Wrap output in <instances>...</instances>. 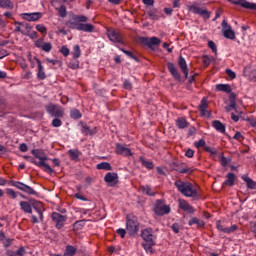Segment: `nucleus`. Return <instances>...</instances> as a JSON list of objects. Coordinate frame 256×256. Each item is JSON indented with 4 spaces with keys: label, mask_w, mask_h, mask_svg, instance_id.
<instances>
[{
    "label": "nucleus",
    "mask_w": 256,
    "mask_h": 256,
    "mask_svg": "<svg viewBox=\"0 0 256 256\" xmlns=\"http://www.w3.org/2000/svg\"><path fill=\"white\" fill-rule=\"evenodd\" d=\"M243 181L247 184L248 189H256V182L253 181L249 176L244 175L242 176Z\"/></svg>",
    "instance_id": "28"
},
{
    "label": "nucleus",
    "mask_w": 256,
    "mask_h": 256,
    "mask_svg": "<svg viewBox=\"0 0 256 256\" xmlns=\"http://www.w3.org/2000/svg\"><path fill=\"white\" fill-rule=\"evenodd\" d=\"M70 117L71 119H81L82 115L81 112L77 109H72L70 111Z\"/></svg>",
    "instance_id": "46"
},
{
    "label": "nucleus",
    "mask_w": 256,
    "mask_h": 256,
    "mask_svg": "<svg viewBox=\"0 0 256 256\" xmlns=\"http://www.w3.org/2000/svg\"><path fill=\"white\" fill-rule=\"evenodd\" d=\"M25 247L21 246L16 252H14V254H16L17 256H23L25 255Z\"/></svg>",
    "instance_id": "61"
},
{
    "label": "nucleus",
    "mask_w": 256,
    "mask_h": 256,
    "mask_svg": "<svg viewBox=\"0 0 256 256\" xmlns=\"http://www.w3.org/2000/svg\"><path fill=\"white\" fill-rule=\"evenodd\" d=\"M148 17L153 21H159V16L157 15V9H152L148 12Z\"/></svg>",
    "instance_id": "48"
},
{
    "label": "nucleus",
    "mask_w": 256,
    "mask_h": 256,
    "mask_svg": "<svg viewBox=\"0 0 256 256\" xmlns=\"http://www.w3.org/2000/svg\"><path fill=\"white\" fill-rule=\"evenodd\" d=\"M120 51H122V53H124L125 55L130 57V59H133L134 61H139V58L137 56H134L133 52H131L129 50H125L123 48H120Z\"/></svg>",
    "instance_id": "50"
},
{
    "label": "nucleus",
    "mask_w": 256,
    "mask_h": 256,
    "mask_svg": "<svg viewBox=\"0 0 256 256\" xmlns=\"http://www.w3.org/2000/svg\"><path fill=\"white\" fill-rule=\"evenodd\" d=\"M212 127H214V129L220 133H225V124L221 123L219 120H214L212 122Z\"/></svg>",
    "instance_id": "27"
},
{
    "label": "nucleus",
    "mask_w": 256,
    "mask_h": 256,
    "mask_svg": "<svg viewBox=\"0 0 256 256\" xmlns=\"http://www.w3.org/2000/svg\"><path fill=\"white\" fill-rule=\"evenodd\" d=\"M0 7L3 9H13V2L11 0H0Z\"/></svg>",
    "instance_id": "42"
},
{
    "label": "nucleus",
    "mask_w": 256,
    "mask_h": 256,
    "mask_svg": "<svg viewBox=\"0 0 256 256\" xmlns=\"http://www.w3.org/2000/svg\"><path fill=\"white\" fill-rule=\"evenodd\" d=\"M141 237L144 241H146V243H151V245H155V239H157V237L153 235V229L146 228L142 230Z\"/></svg>",
    "instance_id": "10"
},
{
    "label": "nucleus",
    "mask_w": 256,
    "mask_h": 256,
    "mask_svg": "<svg viewBox=\"0 0 256 256\" xmlns=\"http://www.w3.org/2000/svg\"><path fill=\"white\" fill-rule=\"evenodd\" d=\"M107 36L112 43H119L120 45H123V39L121 37V32L119 30H108L107 31Z\"/></svg>",
    "instance_id": "12"
},
{
    "label": "nucleus",
    "mask_w": 256,
    "mask_h": 256,
    "mask_svg": "<svg viewBox=\"0 0 256 256\" xmlns=\"http://www.w3.org/2000/svg\"><path fill=\"white\" fill-rule=\"evenodd\" d=\"M216 229H218V231H221V233H227L229 235L231 233H235V231L238 229V226L234 224L230 227H225L221 224V220H218L216 222Z\"/></svg>",
    "instance_id": "14"
},
{
    "label": "nucleus",
    "mask_w": 256,
    "mask_h": 256,
    "mask_svg": "<svg viewBox=\"0 0 256 256\" xmlns=\"http://www.w3.org/2000/svg\"><path fill=\"white\" fill-rule=\"evenodd\" d=\"M69 69H79V60H74L68 64Z\"/></svg>",
    "instance_id": "55"
},
{
    "label": "nucleus",
    "mask_w": 256,
    "mask_h": 256,
    "mask_svg": "<svg viewBox=\"0 0 256 256\" xmlns=\"http://www.w3.org/2000/svg\"><path fill=\"white\" fill-rule=\"evenodd\" d=\"M104 181L110 185H117L119 183V175L115 172H108L104 177Z\"/></svg>",
    "instance_id": "19"
},
{
    "label": "nucleus",
    "mask_w": 256,
    "mask_h": 256,
    "mask_svg": "<svg viewBox=\"0 0 256 256\" xmlns=\"http://www.w3.org/2000/svg\"><path fill=\"white\" fill-rule=\"evenodd\" d=\"M15 25H19L20 27H23L26 29V31H31L33 29V26L27 22H15Z\"/></svg>",
    "instance_id": "51"
},
{
    "label": "nucleus",
    "mask_w": 256,
    "mask_h": 256,
    "mask_svg": "<svg viewBox=\"0 0 256 256\" xmlns=\"http://www.w3.org/2000/svg\"><path fill=\"white\" fill-rule=\"evenodd\" d=\"M179 207L182 209V211H185L186 213H195V208L188 204L186 200H179Z\"/></svg>",
    "instance_id": "21"
},
{
    "label": "nucleus",
    "mask_w": 256,
    "mask_h": 256,
    "mask_svg": "<svg viewBox=\"0 0 256 256\" xmlns=\"http://www.w3.org/2000/svg\"><path fill=\"white\" fill-rule=\"evenodd\" d=\"M153 211L155 215L163 217V215H169L171 213V207L169 205H165V200L159 199L156 200Z\"/></svg>",
    "instance_id": "6"
},
{
    "label": "nucleus",
    "mask_w": 256,
    "mask_h": 256,
    "mask_svg": "<svg viewBox=\"0 0 256 256\" xmlns=\"http://www.w3.org/2000/svg\"><path fill=\"white\" fill-rule=\"evenodd\" d=\"M68 155L72 161H79L81 152L79 150H68Z\"/></svg>",
    "instance_id": "37"
},
{
    "label": "nucleus",
    "mask_w": 256,
    "mask_h": 256,
    "mask_svg": "<svg viewBox=\"0 0 256 256\" xmlns=\"http://www.w3.org/2000/svg\"><path fill=\"white\" fill-rule=\"evenodd\" d=\"M41 49L45 53H49L53 49V44L51 42H44Z\"/></svg>",
    "instance_id": "49"
},
{
    "label": "nucleus",
    "mask_w": 256,
    "mask_h": 256,
    "mask_svg": "<svg viewBox=\"0 0 256 256\" xmlns=\"http://www.w3.org/2000/svg\"><path fill=\"white\" fill-rule=\"evenodd\" d=\"M8 185H11L12 187H16V189H19V191H23V193H26L27 195H35V196L39 195V193L35 191V189L31 188V186L23 182L10 180L8 182Z\"/></svg>",
    "instance_id": "7"
},
{
    "label": "nucleus",
    "mask_w": 256,
    "mask_h": 256,
    "mask_svg": "<svg viewBox=\"0 0 256 256\" xmlns=\"http://www.w3.org/2000/svg\"><path fill=\"white\" fill-rule=\"evenodd\" d=\"M178 67L180 69V71H182L185 79L189 78V68L187 67V61L185 60V58L183 56H179L178 57Z\"/></svg>",
    "instance_id": "15"
},
{
    "label": "nucleus",
    "mask_w": 256,
    "mask_h": 256,
    "mask_svg": "<svg viewBox=\"0 0 256 256\" xmlns=\"http://www.w3.org/2000/svg\"><path fill=\"white\" fill-rule=\"evenodd\" d=\"M63 125V122L60 118H55L52 120V127H61Z\"/></svg>",
    "instance_id": "57"
},
{
    "label": "nucleus",
    "mask_w": 256,
    "mask_h": 256,
    "mask_svg": "<svg viewBox=\"0 0 256 256\" xmlns=\"http://www.w3.org/2000/svg\"><path fill=\"white\" fill-rule=\"evenodd\" d=\"M140 163H142V166L146 169H154L155 164H153V161L146 160L143 156L139 157Z\"/></svg>",
    "instance_id": "31"
},
{
    "label": "nucleus",
    "mask_w": 256,
    "mask_h": 256,
    "mask_svg": "<svg viewBox=\"0 0 256 256\" xmlns=\"http://www.w3.org/2000/svg\"><path fill=\"white\" fill-rule=\"evenodd\" d=\"M142 193H144L145 195H148L149 197H155V192L151 191V187L149 186H141L140 187Z\"/></svg>",
    "instance_id": "41"
},
{
    "label": "nucleus",
    "mask_w": 256,
    "mask_h": 256,
    "mask_svg": "<svg viewBox=\"0 0 256 256\" xmlns=\"http://www.w3.org/2000/svg\"><path fill=\"white\" fill-rule=\"evenodd\" d=\"M188 225L191 227L192 225H197V227H205V222L197 217H193L189 220Z\"/></svg>",
    "instance_id": "29"
},
{
    "label": "nucleus",
    "mask_w": 256,
    "mask_h": 256,
    "mask_svg": "<svg viewBox=\"0 0 256 256\" xmlns=\"http://www.w3.org/2000/svg\"><path fill=\"white\" fill-rule=\"evenodd\" d=\"M176 127H178V129H187L189 122H187L185 118H178L176 120Z\"/></svg>",
    "instance_id": "33"
},
{
    "label": "nucleus",
    "mask_w": 256,
    "mask_h": 256,
    "mask_svg": "<svg viewBox=\"0 0 256 256\" xmlns=\"http://www.w3.org/2000/svg\"><path fill=\"white\" fill-rule=\"evenodd\" d=\"M173 169H174V171H177L178 173H182V174L186 173L187 175H191L193 173V170L191 168L183 167V164L179 165V164L174 163Z\"/></svg>",
    "instance_id": "22"
},
{
    "label": "nucleus",
    "mask_w": 256,
    "mask_h": 256,
    "mask_svg": "<svg viewBox=\"0 0 256 256\" xmlns=\"http://www.w3.org/2000/svg\"><path fill=\"white\" fill-rule=\"evenodd\" d=\"M219 161H220V164L222 165V167H227V165H229V163H231V158H227V157H225V155L223 153H220Z\"/></svg>",
    "instance_id": "38"
},
{
    "label": "nucleus",
    "mask_w": 256,
    "mask_h": 256,
    "mask_svg": "<svg viewBox=\"0 0 256 256\" xmlns=\"http://www.w3.org/2000/svg\"><path fill=\"white\" fill-rule=\"evenodd\" d=\"M216 91H222L223 93H231V85L229 84H217Z\"/></svg>",
    "instance_id": "34"
},
{
    "label": "nucleus",
    "mask_w": 256,
    "mask_h": 256,
    "mask_svg": "<svg viewBox=\"0 0 256 256\" xmlns=\"http://www.w3.org/2000/svg\"><path fill=\"white\" fill-rule=\"evenodd\" d=\"M237 94L235 92H230L229 102L231 103V107H237Z\"/></svg>",
    "instance_id": "44"
},
{
    "label": "nucleus",
    "mask_w": 256,
    "mask_h": 256,
    "mask_svg": "<svg viewBox=\"0 0 256 256\" xmlns=\"http://www.w3.org/2000/svg\"><path fill=\"white\" fill-rule=\"evenodd\" d=\"M58 15L59 17H62V19H64V17H67V8L65 7V5H61L58 8Z\"/></svg>",
    "instance_id": "47"
},
{
    "label": "nucleus",
    "mask_w": 256,
    "mask_h": 256,
    "mask_svg": "<svg viewBox=\"0 0 256 256\" xmlns=\"http://www.w3.org/2000/svg\"><path fill=\"white\" fill-rule=\"evenodd\" d=\"M126 231L131 236L139 233V221L137 220V216L133 214H128L126 216Z\"/></svg>",
    "instance_id": "4"
},
{
    "label": "nucleus",
    "mask_w": 256,
    "mask_h": 256,
    "mask_svg": "<svg viewBox=\"0 0 256 256\" xmlns=\"http://www.w3.org/2000/svg\"><path fill=\"white\" fill-rule=\"evenodd\" d=\"M132 88H133V85L131 84V82H129V80H125L124 81V89L131 91Z\"/></svg>",
    "instance_id": "63"
},
{
    "label": "nucleus",
    "mask_w": 256,
    "mask_h": 256,
    "mask_svg": "<svg viewBox=\"0 0 256 256\" xmlns=\"http://www.w3.org/2000/svg\"><path fill=\"white\" fill-rule=\"evenodd\" d=\"M208 47L211 49L212 53H215V55H217V45H215V42L209 40Z\"/></svg>",
    "instance_id": "54"
},
{
    "label": "nucleus",
    "mask_w": 256,
    "mask_h": 256,
    "mask_svg": "<svg viewBox=\"0 0 256 256\" xmlns=\"http://www.w3.org/2000/svg\"><path fill=\"white\" fill-rule=\"evenodd\" d=\"M24 35H26L27 37H30V39H37V37H39L36 31H31V30L26 31Z\"/></svg>",
    "instance_id": "53"
},
{
    "label": "nucleus",
    "mask_w": 256,
    "mask_h": 256,
    "mask_svg": "<svg viewBox=\"0 0 256 256\" xmlns=\"http://www.w3.org/2000/svg\"><path fill=\"white\" fill-rule=\"evenodd\" d=\"M174 185L178 189L179 193L184 195V197H192L195 201L199 200L197 187H195L191 182L177 180L174 182Z\"/></svg>",
    "instance_id": "2"
},
{
    "label": "nucleus",
    "mask_w": 256,
    "mask_h": 256,
    "mask_svg": "<svg viewBox=\"0 0 256 256\" xmlns=\"http://www.w3.org/2000/svg\"><path fill=\"white\" fill-rule=\"evenodd\" d=\"M60 53H62L64 57H69L70 50L67 48V46H62L60 48Z\"/></svg>",
    "instance_id": "56"
},
{
    "label": "nucleus",
    "mask_w": 256,
    "mask_h": 256,
    "mask_svg": "<svg viewBox=\"0 0 256 256\" xmlns=\"http://www.w3.org/2000/svg\"><path fill=\"white\" fill-rule=\"evenodd\" d=\"M233 5H239L244 9H249L250 11H256V4L251 3L247 0H232Z\"/></svg>",
    "instance_id": "16"
},
{
    "label": "nucleus",
    "mask_w": 256,
    "mask_h": 256,
    "mask_svg": "<svg viewBox=\"0 0 256 256\" xmlns=\"http://www.w3.org/2000/svg\"><path fill=\"white\" fill-rule=\"evenodd\" d=\"M115 153L116 155H122L123 157H131V155H133V152H131V149L119 143L116 144Z\"/></svg>",
    "instance_id": "13"
},
{
    "label": "nucleus",
    "mask_w": 256,
    "mask_h": 256,
    "mask_svg": "<svg viewBox=\"0 0 256 256\" xmlns=\"http://www.w3.org/2000/svg\"><path fill=\"white\" fill-rule=\"evenodd\" d=\"M204 151H206V153H210L211 157H215V155H217V149L211 148L209 146H205Z\"/></svg>",
    "instance_id": "52"
},
{
    "label": "nucleus",
    "mask_w": 256,
    "mask_h": 256,
    "mask_svg": "<svg viewBox=\"0 0 256 256\" xmlns=\"http://www.w3.org/2000/svg\"><path fill=\"white\" fill-rule=\"evenodd\" d=\"M205 145L206 143L204 139H200L198 142L194 143V146L196 147V149H200V147H206Z\"/></svg>",
    "instance_id": "59"
},
{
    "label": "nucleus",
    "mask_w": 256,
    "mask_h": 256,
    "mask_svg": "<svg viewBox=\"0 0 256 256\" xmlns=\"http://www.w3.org/2000/svg\"><path fill=\"white\" fill-rule=\"evenodd\" d=\"M209 107V104H207V98H202L201 103L199 105V111L201 113L202 117H205V115H208V117L211 115V112L207 111V108Z\"/></svg>",
    "instance_id": "20"
},
{
    "label": "nucleus",
    "mask_w": 256,
    "mask_h": 256,
    "mask_svg": "<svg viewBox=\"0 0 256 256\" xmlns=\"http://www.w3.org/2000/svg\"><path fill=\"white\" fill-rule=\"evenodd\" d=\"M81 125V132L84 135H95V133H97V128L91 129L89 126H87V124L85 123H80Z\"/></svg>",
    "instance_id": "24"
},
{
    "label": "nucleus",
    "mask_w": 256,
    "mask_h": 256,
    "mask_svg": "<svg viewBox=\"0 0 256 256\" xmlns=\"http://www.w3.org/2000/svg\"><path fill=\"white\" fill-rule=\"evenodd\" d=\"M45 110L50 117L61 118L65 115V110L58 104L49 103L45 106Z\"/></svg>",
    "instance_id": "5"
},
{
    "label": "nucleus",
    "mask_w": 256,
    "mask_h": 256,
    "mask_svg": "<svg viewBox=\"0 0 256 256\" xmlns=\"http://www.w3.org/2000/svg\"><path fill=\"white\" fill-rule=\"evenodd\" d=\"M223 184L228 185L229 187H233V185H235V174L233 172L228 173L227 179Z\"/></svg>",
    "instance_id": "30"
},
{
    "label": "nucleus",
    "mask_w": 256,
    "mask_h": 256,
    "mask_svg": "<svg viewBox=\"0 0 256 256\" xmlns=\"http://www.w3.org/2000/svg\"><path fill=\"white\" fill-rule=\"evenodd\" d=\"M64 255L65 256H75V255H77V248H75L74 246H71V245L66 246Z\"/></svg>",
    "instance_id": "36"
},
{
    "label": "nucleus",
    "mask_w": 256,
    "mask_h": 256,
    "mask_svg": "<svg viewBox=\"0 0 256 256\" xmlns=\"http://www.w3.org/2000/svg\"><path fill=\"white\" fill-rule=\"evenodd\" d=\"M153 245H155V244H151V243L148 242V244L143 243L142 247L145 249V251L147 253H150L151 255H153V253H155V250H153Z\"/></svg>",
    "instance_id": "45"
},
{
    "label": "nucleus",
    "mask_w": 256,
    "mask_h": 256,
    "mask_svg": "<svg viewBox=\"0 0 256 256\" xmlns=\"http://www.w3.org/2000/svg\"><path fill=\"white\" fill-rule=\"evenodd\" d=\"M222 31H223V36L226 39H230L233 41L235 39V31L231 29V26L227 23V20L222 21Z\"/></svg>",
    "instance_id": "11"
},
{
    "label": "nucleus",
    "mask_w": 256,
    "mask_h": 256,
    "mask_svg": "<svg viewBox=\"0 0 256 256\" xmlns=\"http://www.w3.org/2000/svg\"><path fill=\"white\" fill-rule=\"evenodd\" d=\"M72 19L74 22L70 21L67 23L70 29H76V31H84V33H93L95 31V26L93 24L87 23V21H89L87 16L74 15Z\"/></svg>",
    "instance_id": "1"
},
{
    "label": "nucleus",
    "mask_w": 256,
    "mask_h": 256,
    "mask_svg": "<svg viewBox=\"0 0 256 256\" xmlns=\"http://www.w3.org/2000/svg\"><path fill=\"white\" fill-rule=\"evenodd\" d=\"M20 209L24 212V213H33V208L31 206V200H29V202L27 201H21L20 202Z\"/></svg>",
    "instance_id": "25"
},
{
    "label": "nucleus",
    "mask_w": 256,
    "mask_h": 256,
    "mask_svg": "<svg viewBox=\"0 0 256 256\" xmlns=\"http://www.w3.org/2000/svg\"><path fill=\"white\" fill-rule=\"evenodd\" d=\"M86 220H78L73 224L74 231H81L85 227Z\"/></svg>",
    "instance_id": "40"
},
{
    "label": "nucleus",
    "mask_w": 256,
    "mask_h": 256,
    "mask_svg": "<svg viewBox=\"0 0 256 256\" xmlns=\"http://www.w3.org/2000/svg\"><path fill=\"white\" fill-rule=\"evenodd\" d=\"M203 63L206 67H209V65H211V58H209V56L204 55L203 56Z\"/></svg>",
    "instance_id": "60"
},
{
    "label": "nucleus",
    "mask_w": 256,
    "mask_h": 256,
    "mask_svg": "<svg viewBox=\"0 0 256 256\" xmlns=\"http://www.w3.org/2000/svg\"><path fill=\"white\" fill-rule=\"evenodd\" d=\"M36 30L39 31V33H47V28L43 24L36 25Z\"/></svg>",
    "instance_id": "58"
},
{
    "label": "nucleus",
    "mask_w": 256,
    "mask_h": 256,
    "mask_svg": "<svg viewBox=\"0 0 256 256\" xmlns=\"http://www.w3.org/2000/svg\"><path fill=\"white\" fill-rule=\"evenodd\" d=\"M35 60L38 65L37 77L38 79H40V81H43L47 78V75L45 74V70L43 69V64H41V60H39V58H35Z\"/></svg>",
    "instance_id": "23"
},
{
    "label": "nucleus",
    "mask_w": 256,
    "mask_h": 256,
    "mask_svg": "<svg viewBox=\"0 0 256 256\" xmlns=\"http://www.w3.org/2000/svg\"><path fill=\"white\" fill-rule=\"evenodd\" d=\"M72 56L73 59H79V57H81V47H79L78 44L74 46Z\"/></svg>",
    "instance_id": "43"
},
{
    "label": "nucleus",
    "mask_w": 256,
    "mask_h": 256,
    "mask_svg": "<svg viewBox=\"0 0 256 256\" xmlns=\"http://www.w3.org/2000/svg\"><path fill=\"white\" fill-rule=\"evenodd\" d=\"M194 13H196V15H201L202 17H204V19H209V17H211L209 11L199 7H194Z\"/></svg>",
    "instance_id": "26"
},
{
    "label": "nucleus",
    "mask_w": 256,
    "mask_h": 256,
    "mask_svg": "<svg viewBox=\"0 0 256 256\" xmlns=\"http://www.w3.org/2000/svg\"><path fill=\"white\" fill-rule=\"evenodd\" d=\"M249 77H250L251 81H256V70L255 69L250 71Z\"/></svg>",
    "instance_id": "64"
},
{
    "label": "nucleus",
    "mask_w": 256,
    "mask_h": 256,
    "mask_svg": "<svg viewBox=\"0 0 256 256\" xmlns=\"http://www.w3.org/2000/svg\"><path fill=\"white\" fill-rule=\"evenodd\" d=\"M226 73H227L228 77H230V79H235L237 77L235 72H233L231 69H226Z\"/></svg>",
    "instance_id": "62"
},
{
    "label": "nucleus",
    "mask_w": 256,
    "mask_h": 256,
    "mask_svg": "<svg viewBox=\"0 0 256 256\" xmlns=\"http://www.w3.org/2000/svg\"><path fill=\"white\" fill-rule=\"evenodd\" d=\"M6 193L10 197H12V199H17L18 195H20V197H22V199H27V197H25V195H23V194H21L19 192H15V190H13L11 188L6 189Z\"/></svg>",
    "instance_id": "35"
},
{
    "label": "nucleus",
    "mask_w": 256,
    "mask_h": 256,
    "mask_svg": "<svg viewBox=\"0 0 256 256\" xmlns=\"http://www.w3.org/2000/svg\"><path fill=\"white\" fill-rule=\"evenodd\" d=\"M51 219L55 222L56 229H63V227H65V221H67V216L53 212L51 214Z\"/></svg>",
    "instance_id": "9"
},
{
    "label": "nucleus",
    "mask_w": 256,
    "mask_h": 256,
    "mask_svg": "<svg viewBox=\"0 0 256 256\" xmlns=\"http://www.w3.org/2000/svg\"><path fill=\"white\" fill-rule=\"evenodd\" d=\"M96 169L103 171H113V166L109 162H101L97 164Z\"/></svg>",
    "instance_id": "32"
},
{
    "label": "nucleus",
    "mask_w": 256,
    "mask_h": 256,
    "mask_svg": "<svg viewBox=\"0 0 256 256\" xmlns=\"http://www.w3.org/2000/svg\"><path fill=\"white\" fill-rule=\"evenodd\" d=\"M31 153L35 157V159H39L38 167H40V169H43L45 173H49V175H53L54 170L51 168L49 164L46 163L48 158H47V154L45 153V150L33 149Z\"/></svg>",
    "instance_id": "3"
},
{
    "label": "nucleus",
    "mask_w": 256,
    "mask_h": 256,
    "mask_svg": "<svg viewBox=\"0 0 256 256\" xmlns=\"http://www.w3.org/2000/svg\"><path fill=\"white\" fill-rule=\"evenodd\" d=\"M167 69L176 81H181V74L179 73V69H177V66H175L173 62L167 63Z\"/></svg>",
    "instance_id": "17"
},
{
    "label": "nucleus",
    "mask_w": 256,
    "mask_h": 256,
    "mask_svg": "<svg viewBox=\"0 0 256 256\" xmlns=\"http://www.w3.org/2000/svg\"><path fill=\"white\" fill-rule=\"evenodd\" d=\"M21 17L25 21L35 22V21H39V19H41V17H43V13H41V12L23 13V14H21Z\"/></svg>",
    "instance_id": "18"
},
{
    "label": "nucleus",
    "mask_w": 256,
    "mask_h": 256,
    "mask_svg": "<svg viewBox=\"0 0 256 256\" xmlns=\"http://www.w3.org/2000/svg\"><path fill=\"white\" fill-rule=\"evenodd\" d=\"M140 43L144 45L145 47H149L151 51H155V46L161 45V39L157 37H140L139 38Z\"/></svg>",
    "instance_id": "8"
},
{
    "label": "nucleus",
    "mask_w": 256,
    "mask_h": 256,
    "mask_svg": "<svg viewBox=\"0 0 256 256\" xmlns=\"http://www.w3.org/2000/svg\"><path fill=\"white\" fill-rule=\"evenodd\" d=\"M30 204L31 207H33V209H35V211H41V208L43 207V203L35 200V199H30Z\"/></svg>",
    "instance_id": "39"
}]
</instances>
